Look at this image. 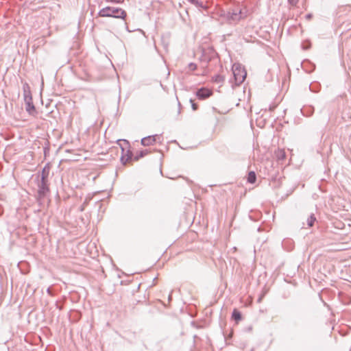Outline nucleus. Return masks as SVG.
I'll list each match as a JSON object with an SVG mask.
<instances>
[{
  "mask_svg": "<svg viewBox=\"0 0 351 351\" xmlns=\"http://www.w3.org/2000/svg\"><path fill=\"white\" fill-rule=\"evenodd\" d=\"M98 16L100 17H112L124 19L127 14L126 12L121 8L107 6L99 10Z\"/></svg>",
  "mask_w": 351,
  "mask_h": 351,
  "instance_id": "f257e3e1",
  "label": "nucleus"
},
{
  "mask_svg": "<svg viewBox=\"0 0 351 351\" xmlns=\"http://www.w3.org/2000/svg\"><path fill=\"white\" fill-rule=\"evenodd\" d=\"M188 68L190 71H195L197 69V65L195 63L191 62L189 64Z\"/></svg>",
  "mask_w": 351,
  "mask_h": 351,
  "instance_id": "2eb2a0df",
  "label": "nucleus"
},
{
  "mask_svg": "<svg viewBox=\"0 0 351 351\" xmlns=\"http://www.w3.org/2000/svg\"><path fill=\"white\" fill-rule=\"evenodd\" d=\"M157 138H159V135L158 134L144 137L141 139V144L143 146L152 145L155 143Z\"/></svg>",
  "mask_w": 351,
  "mask_h": 351,
  "instance_id": "423d86ee",
  "label": "nucleus"
},
{
  "mask_svg": "<svg viewBox=\"0 0 351 351\" xmlns=\"http://www.w3.org/2000/svg\"><path fill=\"white\" fill-rule=\"evenodd\" d=\"M241 10H239V12L237 10H233L232 12H229L228 13L227 18L229 21H237L241 19Z\"/></svg>",
  "mask_w": 351,
  "mask_h": 351,
  "instance_id": "0eeeda50",
  "label": "nucleus"
},
{
  "mask_svg": "<svg viewBox=\"0 0 351 351\" xmlns=\"http://www.w3.org/2000/svg\"><path fill=\"white\" fill-rule=\"evenodd\" d=\"M49 174V167H45L43 169L42 172L40 173V179L41 180H48Z\"/></svg>",
  "mask_w": 351,
  "mask_h": 351,
  "instance_id": "1a4fd4ad",
  "label": "nucleus"
},
{
  "mask_svg": "<svg viewBox=\"0 0 351 351\" xmlns=\"http://www.w3.org/2000/svg\"><path fill=\"white\" fill-rule=\"evenodd\" d=\"M289 4H290L291 6H296L299 0H287Z\"/></svg>",
  "mask_w": 351,
  "mask_h": 351,
  "instance_id": "a211bd4d",
  "label": "nucleus"
},
{
  "mask_svg": "<svg viewBox=\"0 0 351 351\" xmlns=\"http://www.w3.org/2000/svg\"><path fill=\"white\" fill-rule=\"evenodd\" d=\"M306 19H310L311 17H312V14H308L306 16Z\"/></svg>",
  "mask_w": 351,
  "mask_h": 351,
  "instance_id": "412c9836",
  "label": "nucleus"
},
{
  "mask_svg": "<svg viewBox=\"0 0 351 351\" xmlns=\"http://www.w3.org/2000/svg\"><path fill=\"white\" fill-rule=\"evenodd\" d=\"M256 180V176L254 171H250L247 176V182L254 184Z\"/></svg>",
  "mask_w": 351,
  "mask_h": 351,
  "instance_id": "9b49d317",
  "label": "nucleus"
},
{
  "mask_svg": "<svg viewBox=\"0 0 351 351\" xmlns=\"http://www.w3.org/2000/svg\"><path fill=\"white\" fill-rule=\"evenodd\" d=\"M107 1H110V2H113V3H121L122 2L123 0H106Z\"/></svg>",
  "mask_w": 351,
  "mask_h": 351,
  "instance_id": "aec40b11",
  "label": "nucleus"
},
{
  "mask_svg": "<svg viewBox=\"0 0 351 351\" xmlns=\"http://www.w3.org/2000/svg\"><path fill=\"white\" fill-rule=\"evenodd\" d=\"M191 2L197 8H204L203 2L198 0H191Z\"/></svg>",
  "mask_w": 351,
  "mask_h": 351,
  "instance_id": "4468645a",
  "label": "nucleus"
},
{
  "mask_svg": "<svg viewBox=\"0 0 351 351\" xmlns=\"http://www.w3.org/2000/svg\"><path fill=\"white\" fill-rule=\"evenodd\" d=\"M147 154V150H141L136 152V156H134V160H138V159L144 157Z\"/></svg>",
  "mask_w": 351,
  "mask_h": 351,
  "instance_id": "f8f14e48",
  "label": "nucleus"
},
{
  "mask_svg": "<svg viewBox=\"0 0 351 351\" xmlns=\"http://www.w3.org/2000/svg\"><path fill=\"white\" fill-rule=\"evenodd\" d=\"M224 80H225V77L220 74L215 75L212 77L213 82L217 83V84L223 83Z\"/></svg>",
  "mask_w": 351,
  "mask_h": 351,
  "instance_id": "9d476101",
  "label": "nucleus"
},
{
  "mask_svg": "<svg viewBox=\"0 0 351 351\" xmlns=\"http://www.w3.org/2000/svg\"><path fill=\"white\" fill-rule=\"evenodd\" d=\"M131 158V154H130V155H128V158L126 159V160H125V161H124V160H124V157H123V156H122V157L121 158V160L122 162H123V164H125V162H126L129 158Z\"/></svg>",
  "mask_w": 351,
  "mask_h": 351,
  "instance_id": "6ab92c4d",
  "label": "nucleus"
},
{
  "mask_svg": "<svg viewBox=\"0 0 351 351\" xmlns=\"http://www.w3.org/2000/svg\"><path fill=\"white\" fill-rule=\"evenodd\" d=\"M261 300H262V297H260V298H258V302H261Z\"/></svg>",
  "mask_w": 351,
  "mask_h": 351,
  "instance_id": "5701e85b",
  "label": "nucleus"
},
{
  "mask_svg": "<svg viewBox=\"0 0 351 351\" xmlns=\"http://www.w3.org/2000/svg\"><path fill=\"white\" fill-rule=\"evenodd\" d=\"M38 200L44 198L49 191L48 180H40L38 182Z\"/></svg>",
  "mask_w": 351,
  "mask_h": 351,
  "instance_id": "20e7f679",
  "label": "nucleus"
},
{
  "mask_svg": "<svg viewBox=\"0 0 351 351\" xmlns=\"http://www.w3.org/2000/svg\"><path fill=\"white\" fill-rule=\"evenodd\" d=\"M316 221V218L314 215V214H311L307 219V225L309 227H312Z\"/></svg>",
  "mask_w": 351,
  "mask_h": 351,
  "instance_id": "ddd939ff",
  "label": "nucleus"
},
{
  "mask_svg": "<svg viewBox=\"0 0 351 351\" xmlns=\"http://www.w3.org/2000/svg\"><path fill=\"white\" fill-rule=\"evenodd\" d=\"M232 73L237 85L241 84L246 77V72L241 65L234 64L232 66Z\"/></svg>",
  "mask_w": 351,
  "mask_h": 351,
  "instance_id": "7ed1b4c3",
  "label": "nucleus"
},
{
  "mask_svg": "<svg viewBox=\"0 0 351 351\" xmlns=\"http://www.w3.org/2000/svg\"><path fill=\"white\" fill-rule=\"evenodd\" d=\"M190 102L191 103V108L193 110H197L198 108V106L197 104L194 103L193 99H190Z\"/></svg>",
  "mask_w": 351,
  "mask_h": 351,
  "instance_id": "f3484780",
  "label": "nucleus"
},
{
  "mask_svg": "<svg viewBox=\"0 0 351 351\" xmlns=\"http://www.w3.org/2000/svg\"><path fill=\"white\" fill-rule=\"evenodd\" d=\"M212 95V91L206 88H201L196 92V96L199 99H206Z\"/></svg>",
  "mask_w": 351,
  "mask_h": 351,
  "instance_id": "39448f33",
  "label": "nucleus"
},
{
  "mask_svg": "<svg viewBox=\"0 0 351 351\" xmlns=\"http://www.w3.org/2000/svg\"><path fill=\"white\" fill-rule=\"evenodd\" d=\"M23 97L25 104V110L29 114H33L35 111V106L33 104L32 96L30 87L27 83H25L23 86Z\"/></svg>",
  "mask_w": 351,
  "mask_h": 351,
  "instance_id": "f03ea898",
  "label": "nucleus"
},
{
  "mask_svg": "<svg viewBox=\"0 0 351 351\" xmlns=\"http://www.w3.org/2000/svg\"><path fill=\"white\" fill-rule=\"evenodd\" d=\"M285 242H286L285 241H283V243H282V245H285Z\"/></svg>",
  "mask_w": 351,
  "mask_h": 351,
  "instance_id": "b1692460",
  "label": "nucleus"
},
{
  "mask_svg": "<svg viewBox=\"0 0 351 351\" xmlns=\"http://www.w3.org/2000/svg\"><path fill=\"white\" fill-rule=\"evenodd\" d=\"M47 293L49 294H51V290H50V288H48L47 290Z\"/></svg>",
  "mask_w": 351,
  "mask_h": 351,
  "instance_id": "4be33fe9",
  "label": "nucleus"
},
{
  "mask_svg": "<svg viewBox=\"0 0 351 351\" xmlns=\"http://www.w3.org/2000/svg\"><path fill=\"white\" fill-rule=\"evenodd\" d=\"M232 318L238 323L239 321L242 319V315L240 311H239L237 308H234L232 313Z\"/></svg>",
  "mask_w": 351,
  "mask_h": 351,
  "instance_id": "6e6552de",
  "label": "nucleus"
},
{
  "mask_svg": "<svg viewBox=\"0 0 351 351\" xmlns=\"http://www.w3.org/2000/svg\"><path fill=\"white\" fill-rule=\"evenodd\" d=\"M278 158L279 160H283L285 158V152L284 151H280L278 154Z\"/></svg>",
  "mask_w": 351,
  "mask_h": 351,
  "instance_id": "dca6fc26",
  "label": "nucleus"
}]
</instances>
